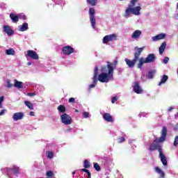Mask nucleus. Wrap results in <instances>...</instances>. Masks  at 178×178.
I'll return each instance as SVG.
<instances>
[{
  "label": "nucleus",
  "instance_id": "obj_1",
  "mask_svg": "<svg viewBox=\"0 0 178 178\" xmlns=\"http://www.w3.org/2000/svg\"><path fill=\"white\" fill-rule=\"evenodd\" d=\"M113 70L115 67L112 63L108 61L107 66L104 65L101 68L102 73L97 75V81L100 83H108L111 79L113 78Z\"/></svg>",
  "mask_w": 178,
  "mask_h": 178
},
{
  "label": "nucleus",
  "instance_id": "obj_2",
  "mask_svg": "<svg viewBox=\"0 0 178 178\" xmlns=\"http://www.w3.org/2000/svg\"><path fill=\"white\" fill-rule=\"evenodd\" d=\"M161 136L160 138H156L152 144L150 145L149 147V151H155L158 149L159 153L163 151L162 146L160 144L166 141V136H168V128H166V127H163L161 131Z\"/></svg>",
  "mask_w": 178,
  "mask_h": 178
},
{
  "label": "nucleus",
  "instance_id": "obj_3",
  "mask_svg": "<svg viewBox=\"0 0 178 178\" xmlns=\"http://www.w3.org/2000/svg\"><path fill=\"white\" fill-rule=\"evenodd\" d=\"M144 49H145V47H135L134 51H136L134 54V59L129 60V58H125L126 64L127 65V66H129V67H134L136 63H137V60H138L140 56H141V53L143 52V51H144Z\"/></svg>",
  "mask_w": 178,
  "mask_h": 178
},
{
  "label": "nucleus",
  "instance_id": "obj_4",
  "mask_svg": "<svg viewBox=\"0 0 178 178\" xmlns=\"http://www.w3.org/2000/svg\"><path fill=\"white\" fill-rule=\"evenodd\" d=\"M133 5H129L128 8L125 10L124 17H129V15H135V16H139L140 15V10H141L140 6H136L133 8Z\"/></svg>",
  "mask_w": 178,
  "mask_h": 178
},
{
  "label": "nucleus",
  "instance_id": "obj_5",
  "mask_svg": "<svg viewBox=\"0 0 178 178\" xmlns=\"http://www.w3.org/2000/svg\"><path fill=\"white\" fill-rule=\"evenodd\" d=\"M89 15H90V22L92 29H95V9L90 8H89Z\"/></svg>",
  "mask_w": 178,
  "mask_h": 178
},
{
  "label": "nucleus",
  "instance_id": "obj_6",
  "mask_svg": "<svg viewBox=\"0 0 178 178\" xmlns=\"http://www.w3.org/2000/svg\"><path fill=\"white\" fill-rule=\"evenodd\" d=\"M118 40V35L113 33L111 35H107L103 38V44H108L112 41H116Z\"/></svg>",
  "mask_w": 178,
  "mask_h": 178
},
{
  "label": "nucleus",
  "instance_id": "obj_7",
  "mask_svg": "<svg viewBox=\"0 0 178 178\" xmlns=\"http://www.w3.org/2000/svg\"><path fill=\"white\" fill-rule=\"evenodd\" d=\"M25 56L27 58L29 56L31 59H33L35 60H38L40 59V56H38V54L34 51L33 50H28L26 51V54Z\"/></svg>",
  "mask_w": 178,
  "mask_h": 178
},
{
  "label": "nucleus",
  "instance_id": "obj_8",
  "mask_svg": "<svg viewBox=\"0 0 178 178\" xmlns=\"http://www.w3.org/2000/svg\"><path fill=\"white\" fill-rule=\"evenodd\" d=\"M61 122L64 124L69 125L72 124V117L69 116V115L64 113L61 116Z\"/></svg>",
  "mask_w": 178,
  "mask_h": 178
},
{
  "label": "nucleus",
  "instance_id": "obj_9",
  "mask_svg": "<svg viewBox=\"0 0 178 178\" xmlns=\"http://www.w3.org/2000/svg\"><path fill=\"white\" fill-rule=\"evenodd\" d=\"M62 52L64 55H72L74 53V49L71 46H65L62 49Z\"/></svg>",
  "mask_w": 178,
  "mask_h": 178
},
{
  "label": "nucleus",
  "instance_id": "obj_10",
  "mask_svg": "<svg viewBox=\"0 0 178 178\" xmlns=\"http://www.w3.org/2000/svg\"><path fill=\"white\" fill-rule=\"evenodd\" d=\"M7 169V176L10 178V175H9L10 173V172H13V175H19V168L17 166H13V168H6Z\"/></svg>",
  "mask_w": 178,
  "mask_h": 178
},
{
  "label": "nucleus",
  "instance_id": "obj_11",
  "mask_svg": "<svg viewBox=\"0 0 178 178\" xmlns=\"http://www.w3.org/2000/svg\"><path fill=\"white\" fill-rule=\"evenodd\" d=\"M133 90L136 94H141L143 92V88L140 86V82L136 81L133 86Z\"/></svg>",
  "mask_w": 178,
  "mask_h": 178
},
{
  "label": "nucleus",
  "instance_id": "obj_12",
  "mask_svg": "<svg viewBox=\"0 0 178 178\" xmlns=\"http://www.w3.org/2000/svg\"><path fill=\"white\" fill-rule=\"evenodd\" d=\"M23 118H24V113L23 112L15 113L13 115V119L15 120V122H17V120H22Z\"/></svg>",
  "mask_w": 178,
  "mask_h": 178
},
{
  "label": "nucleus",
  "instance_id": "obj_13",
  "mask_svg": "<svg viewBox=\"0 0 178 178\" xmlns=\"http://www.w3.org/2000/svg\"><path fill=\"white\" fill-rule=\"evenodd\" d=\"M3 30L6 34L8 35L9 36L13 35L15 31H13L12 28L9 26V25H4L3 26Z\"/></svg>",
  "mask_w": 178,
  "mask_h": 178
},
{
  "label": "nucleus",
  "instance_id": "obj_14",
  "mask_svg": "<svg viewBox=\"0 0 178 178\" xmlns=\"http://www.w3.org/2000/svg\"><path fill=\"white\" fill-rule=\"evenodd\" d=\"M156 56L154 54H149L146 58H145V60L146 63H152L155 62Z\"/></svg>",
  "mask_w": 178,
  "mask_h": 178
},
{
  "label": "nucleus",
  "instance_id": "obj_15",
  "mask_svg": "<svg viewBox=\"0 0 178 178\" xmlns=\"http://www.w3.org/2000/svg\"><path fill=\"white\" fill-rule=\"evenodd\" d=\"M159 158H160L161 161L162 162L163 165L164 166H168V160L166 159V156H165V154H163V151L160 152Z\"/></svg>",
  "mask_w": 178,
  "mask_h": 178
},
{
  "label": "nucleus",
  "instance_id": "obj_16",
  "mask_svg": "<svg viewBox=\"0 0 178 178\" xmlns=\"http://www.w3.org/2000/svg\"><path fill=\"white\" fill-rule=\"evenodd\" d=\"M166 38V34L162 33L152 38V41H159V40H165Z\"/></svg>",
  "mask_w": 178,
  "mask_h": 178
},
{
  "label": "nucleus",
  "instance_id": "obj_17",
  "mask_svg": "<svg viewBox=\"0 0 178 178\" xmlns=\"http://www.w3.org/2000/svg\"><path fill=\"white\" fill-rule=\"evenodd\" d=\"M92 83L97 84L98 83V66L95 67Z\"/></svg>",
  "mask_w": 178,
  "mask_h": 178
},
{
  "label": "nucleus",
  "instance_id": "obj_18",
  "mask_svg": "<svg viewBox=\"0 0 178 178\" xmlns=\"http://www.w3.org/2000/svg\"><path fill=\"white\" fill-rule=\"evenodd\" d=\"M103 119H104V120H106V122H108L111 123L113 122V117L108 113H105L103 115Z\"/></svg>",
  "mask_w": 178,
  "mask_h": 178
},
{
  "label": "nucleus",
  "instance_id": "obj_19",
  "mask_svg": "<svg viewBox=\"0 0 178 178\" xmlns=\"http://www.w3.org/2000/svg\"><path fill=\"white\" fill-rule=\"evenodd\" d=\"M10 18L11 19L13 23H17V22H19V15H17L13 13H11L10 14Z\"/></svg>",
  "mask_w": 178,
  "mask_h": 178
},
{
  "label": "nucleus",
  "instance_id": "obj_20",
  "mask_svg": "<svg viewBox=\"0 0 178 178\" xmlns=\"http://www.w3.org/2000/svg\"><path fill=\"white\" fill-rule=\"evenodd\" d=\"M140 35H141V31L140 30H136L132 35L131 38H134V40H138V38H140Z\"/></svg>",
  "mask_w": 178,
  "mask_h": 178
},
{
  "label": "nucleus",
  "instance_id": "obj_21",
  "mask_svg": "<svg viewBox=\"0 0 178 178\" xmlns=\"http://www.w3.org/2000/svg\"><path fill=\"white\" fill-rule=\"evenodd\" d=\"M138 62L139 63L137 65L138 69H141V67H143V65H144V63H147V62H145V58L143 57L138 58Z\"/></svg>",
  "mask_w": 178,
  "mask_h": 178
},
{
  "label": "nucleus",
  "instance_id": "obj_22",
  "mask_svg": "<svg viewBox=\"0 0 178 178\" xmlns=\"http://www.w3.org/2000/svg\"><path fill=\"white\" fill-rule=\"evenodd\" d=\"M14 87L15 88H23V82L17 81V79L14 80Z\"/></svg>",
  "mask_w": 178,
  "mask_h": 178
},
{
  "label": "nucleus",
  "instance_id": "obj_23",
  "mask_svg": "<svg viewBox=\"0 0 178 178\" xmlns=\"http://www.w3.org/2000/svg\"><path fill=\"white\" fill-rule=\"evenodd\" d=\"M155 172L160 175V178H165V172L159 167L155 168Z\"/></svg>",
  "mask_w": 178,
  "mask_h": 178
},
{
  "label": "nucleus",
  "instance_id": "obj_24",
  "mask_svg": "<svg viewBox=\"0 0 178 178\" xmlns=\"http://www.w3.org/2000/svg\"><path fill=\"white\" fill-rule=\"evenodd\" d=\"M165 48H166V42H163L159 47L160 55H162L163 54V52H165Z\"/></svg>",
  "mask_w": 178,
  "mask_h": 178
},
{
  "label": "nucleus",
  "instance_id": "obj_25",
  "mask_svg": "<svg viewBox=\"0 0 178 178\" xmlns=\"http://www.w3.org/2000/svg\"><path fill=\"white\" fill-rule=\"evenodd\" d=\"M27 30H29V24L26 22L19 27V31H27Z\"/></svg>",
  "mask_w": 178,
  "mask_h": 178
},
{
  "label": "nucleus",
  "instance_id": "obj_26",
  "mask_svg": "<svg viewBox=\"0 0 178 178\" xmlns=\"http://www.w3.org/2000/svg\"><path fill=\"white\" fill-rule=\"evenodd\" d=\"M168 79H169V76L168 75H163L161 79V81L159 83V86L164 84V83H166V81H168Z\"/></svg>",
  "mask_w": 178,
  "mask_h": 178
},
{
  "label": "nucleus",
  "instance_id": "obj_27",
  "mask_svg": "<svg viewBox=\"0 0 178 178\" xmlns=\"http://www.w3.org/2000/svg\"><path fill=\"white\" fill-rule=\"evenodd\" d=\"M24 104L26 106L29 108V109H31V111H34V106H33V104L30 102L29 101H25Z\"/></svg>",
  "mask_w": 178,
  "mask_h": 178
},
{
  "label": "nucleus",
  "instance_id": "obj_28",
  "mask_svg": "<svg viewBox=\"0 0 178 178\" xmlns=\"http://www.w3.org/2000/svg\"><path fill=\"white\" fill-rule=\"evenodd\" d=\"M86 1L91 6H97V3H98V0H86Z\"/></svg>",
  "mask_w": 178,
  "mask_h": 178
},
{
  "label": "nucleus",
  "instance_id": "obj_29",
  "mask_svg": "<svg viewBox=\"0 0 178 178\" xmlns=\"http://www.w3.org/2000/svg\"><path fill=\"white\" fill-rule=\"evenodd\" d=\"M83 168L85 169H90V168H91V164L90 163V162H88V160H84Z\"/></svg>",
  "mask_w": 178,
  "mask_h": 178
},
{
  "label": "nucleus",
  "instance_id": "obj_30",
  "mask_svg": "<svg viewBox=\"0 0 178 178\" xmlns=\"http://www.w3.org/2000/svg\"><path fill=\"white\" fill-rule=\"evenodd\" d=\"M58 111L61 113H65V112H66V107L63 105H60L58 106Z\"/></svg>",
  "mask_w": 178,
  "mask_h": 178
},
{
  "label": "nucleus",
  "instance_id": "obj_31",
  "mask_svg": "<svg viewBox=\"0 0 178 178\" xmlns=\"http://www.w3.org/2000/svg\"><path fill=\"white\" fill-rule=\"evenodd\" d=\"M93 168L95 169V170H97V172L101 171V166H99V164H98V163H94Z\"/></svg>",
  "mask_w": 178,
  "mask_h": 178
},
{
  "label": "nucleus",
  "instance_id": "obj_32",
  "mask_svg": "<svg viewBox=\"0 0 178 178\" xmlns=\"http://www.w3.org/2000/svg\"><path fill=\"white\" fill-rule=\"evenodd\" d=\"M6 55H15V51H14L13 49H10L6 51Z\"/></svg>",
  "mask_w": 178,
  "mask_h": 178
},
{
  "label": "nucleus",
  "instance_id": "obj_33",
  "mask_svg": "<svg viewBox=\"0 0 178 178\" xmlns=\"http://www.w3.org/2000/svg\"><path fill=\"white\" fill-rule=\"evenodd\" d=\"M154 73H155L154 71L149 72L147 75V79H154Z\"/></svg>",
  "mask_w": 178,
  "mask_h": 178
},
{
  "label": "nucleus",
  "instance_id": "obj_34",
  "mask_svg": "<svg viewBox=\"0 0 178 178\" xmlns=\"http://www.w3.org/2000/svg\"><path fill=\"white\" fill-rule=\"evenodd\" d=\"M20 19L21 20H26V15L21 13L18 15V19Z\"/></svg>",
  "mask_w": 178,
  "mask_h": 178
},
{
  "label": "nucleus",
  "instance_id": "obj_35",
  "mask_svg": "<svg viewBox=\"0 0 178 178\" xmlns=\"http://www.w3.org/2000/svg\"><path fill=\"white\" fill-rule=\"evenodd\" d=\"M118 141L119 144H122V143H124L126 141V138L122 136L118 138Z\"/></svg>",
  "mask_w": 178,
  "mask_h": 178
},
{
  "label": "nucleus",
  "instance_id": "obj_36",
  "mask_svg": "<svg viewBox=\"0 0 178 178\" xmlns=\"http://www.w3.org/2000/svg\"><path fill=\"white\" fill-rule=\"evenodd\" d=\"M47 154V158H49V159H52V158H54V153L52 152L48 151Z\"/></svg>",
  "mask_w": 178,
  "mask_h": 178
},
{
  "label": "nucleus",
  "instance_id": "obj_37",
  "mask_svg": "<svg viewBox=\"0 0 178 178\" xmlns=\"http://www.w3.org/2000/svg\"><path fill=\"white\" fill-rule=\"evenodd\" d=\"M46 176H47V177H52L54 176V172L51 170L47 171L46 173Z\"/></svg>",
  "mask_w": 178,
  "mask_h": 178
},
{
  "label": "nucleus",
  "instance_id": "obj_38",
  "mask_svg": "<svg viewBox=\"0 0 178 178\" xmlns=\"http://www.w3.org/2000/svg\"><path fill=\"white\" fill-rule=\"evenodd\" d=\"M69 104H74L76 102V99L74 97H70L68 99Z\"/></svg>",
  "mask_w": 178,
  "mask_h": 178
},
{
  "label": "nucleus",
  "instance_id": "obj_39",
  "mask_svg": "<svg viewBox=\"0 0 178 178\" xmlns=\"http://www.w3.org/2000/svg\"><path fill=\"white\" fill-rule=\"evenodd\" d=\"M13 86L14 85L10 83V80L8 79L7 80V87H8V88H12V87H13Z\"/></svg>",
  "mask_w": 178,
  "mask_h": 178
},
{
  "label": "nucleus",
  "instance_id": "obj_40",
  "mask_svg": "<svg viewBox=\"0 0 178 178\" xmlns=\"http://www.w3.org/2000/svg\"><path fill=\"white\" fill-rule=\"evenodd\" d=\"M177 145H178V136H176L174 140V147H177Z\"/></svg>",
  "mask_w": 178,
  "mask_h": 178
},
{
  "label": "nucleus",
  "instance_id": "obj_41",
  "mask_svg": "<svg viewBox=\"0 0 178 178\" xmlns=\"http://www.w3.org/2000/svg\"><path fill=\"white\" fill-rule=\"evenodd\" d=\"M83 116L84 119H87V118H89V116H90V113L84 112L83 113Z\"/></svg>",
  "mask_w": 178,
  "mask_h": 178
},
{
  "label": "nucleus",
  "instance_id": "obj_42",
  "mask_svg": "<svg viewBox=\"0 0 178 178\" xmlns=\"http://www.w3.org/2000/svg\"><path fill=\"white\" fill-rule=\"evenodd\" d=\"M116 101H118V97L115 96V97H113L112 98V99H111V103H112V104H115V102Z\"/></svg>",
  "mask_w": 178,
  "mask_h": 178
},
{
  "label": "nucleus",
  "instance_id": "obj_43",
  "mask_svg": "<svg viewBox=\"0 0 178 178\" xmlns=\"http://www.w3.org/2000/svg\"><path fill=\"white\" fill-rule=\"evenodd\" d=\"M4 97H0V108H2V102H3Z\"/></svg>",
  "mask_w": 178,
  "mask_h": 178
},
{
  "label": "nucleus",
  "instance_id": "obj_44",
  "mask_svg": "<svg viewBox=\"0 0 178 178\" xmlns=\"http://www.w3.org/2000/svg\"><path fill=\"white\" fill-rule=\"evenodd\" d=\"M168 62H169V58L165 57L163 59V63H165V65H166L168 63Z\"/></svg>",
  "mask_w": 178,
  "mask_h": 178
},
{
  "label": "nucleus",
  "instance_id": "obj_45",
  "mask_svg": "<svg viewBox=\"0 0 178 178\" xmlns=\"http://www.w3.org/2000/svg\"><path fill=\"white\" fill-rule=\"evenodd\" d=\"M5 112H6V109H3L0 111V116L5 115Z\"/></svg>",
  "mask_w": 178,
  "mask_h": 178
},
{
  "label": "nucleus",
  "instance_id": "obj_46",
  "mask_svg": "<svg viewBox=\"0 0 178 178\" xmlns=\"http://www.w3.org/2000/svg\"><path fill=\"white\" fill-rule=\"evenodd\" d=\"M138 0H131V5H132V6H134L136 5V2H137Z\"/></svg>",
  "mask_w": 178,
  "mask_h": 178
},
{
  "label": "nucleus",
  "instance_id": "obj_47",
  "mask_svg": "<svg viewBox=\"0 0 178 178\" xmlns=\"http://www.w3.org/2000/svg\"><path fill=\"white\" fill-rule=\"evenodd\" d=\"M35 95V93L34 92H29L27 93L28 97H34Z\"/></svg>",
  "mask_w": 178,
  "mask_h": 178
},
{
  "label": "nucleus",
  "instance_id": "obj_48",
  "mask_svg": "<svg viewBox=\"0 0 178 178\" xmlns=\"http://www.w3.org/2000/svg\"><path fill=\"white\" fill-rule=\"evenodd\" d=\"M111 64L113 65V66L114 67H116V65H118V60H115L113 64V63Z\"/></svg>",
  "mask_w": 178,
  "mask_h": 178
},
{
  "label": "nucleus",
  "instance_id": "obj_49",
  "mask_svg": "<svg viewBox=\"0 0 178 178\" xmlns=\"http://www.w3.org/2000/svg\"><path fill=\"white\" fill-rule=\"evenodd\" d=\"M96 84L97 83H93L92 84H90V86H89V88H94V87H95Z\"/></svg>",
  "mask_w": 178,
  "mask_h": 178
},
{
  "label": "nucleus",
  "instance_id": "obj_50",
  "mask_svg": "<svg viewBox=\"0 0 178 178\" xmlns=\"http://www.w3.org/2000/svg\"><path fill=\"white\" fill-rule=\"evenodd\" d=\"M81 172H84L85 173H87L89 171L88 170H87V168H83V169H81Z\"/></svg>",
  "mask_w": 178,
  "mask_h": 178
},
{
  "label": "nucleus",
  "instance_id": "obj_51",
  "mask_svg": "<svg viewBox=\"0 0 178 178\" xmlns=\"http://www.w3.org/2000/svg\"><path fill=\"white\" fill-rule=\"evenodd\" d=\"M86 173L88 175V178H91V172H90V170L88 171Z\"/></svg>",
  "mask_w": 178,
  "mask_h": 178
},
{
  "label": "nucleus",
  "instance_id": "obj_52",
  "mask_svg": "<svg viewBox=\"0 0 178 178\" xmlns=\"http://www.w3.org/2000/svg\"><path fill=\"white\" fill-rule=\"evenodd\" d=\"M171 111H173V107H170V108L168 109V112H171Z\"/></svg>",
  "mask_w": 178,
  "mask_h": 178
},
{
  "label": "nucleus",
  "instance_id": "obj_53",
  "mask_svg": "<svg viewBox=\"0 0 178 178\" xmlns=\"http://www.w3.org/2000/svg\"><path fill=\"white\" fill-rule=\"evenodd\" d=\"M29 115H30V116H34V112L33 111H31Z\"/></svg>",
  "mask_w": 178,
  "mask_h": 178
},
{
  "label": "nucleus",
  "instance_id": "obj_54",
  "mask_svg": "<svg viewBox=\"0 0 178 178\" xmlns=\"http://www.w3.org/2000/svg\"><path fill=\"white\" fill-rule=\"evenodd\" d=\"M27 65H28V66H31V62H28Z\"/></svg>",
  "mask_w": 178,
  "mask_h": 178
},
{
  "label": "nucleus",
  "instance_id": "obj_55",
  "mask_svg": "<svg viewBox=\"0 0 178 178\" xmlns=\"http://www.w3.org/2000/svg\"><path fill=\"white\" fill-rule=\"evenodd\" d=\"M72 175H76V171L72 172Z\"/></svg>",
  "mask_w": 178,
  "mask_h": 178
},
{
  "label": "nucleus",
  "instance_id": "obj_56",
  "mask_svg": "<svg viewBox=\"0 0 178 178\" xmlns=\"http://www.w3.org/2000/svg\"><path fill=\"white\" fill-rule=\"evenodd\" d=\"M177 9H178V3H177Z\"/></svg>",
  "mask_w": 178,
  "mask_h": 178
},
{
  "label": "nucleus",
  "instance_id": "obj_57",
  "mask_svg": "<svg viewBox=\"0 0 178 178\" xmlns=\"http://www.w3.org/2000/svg\"><path fill=\"white\" fill-rule=\"evenodd\" d=\"M75 112H79V110H75Z\"/></svg>",
  "mask_w": 178,
  "mask_h": 178
}]
</instances>
